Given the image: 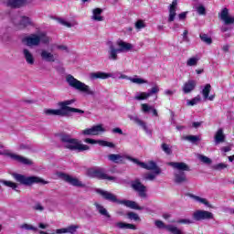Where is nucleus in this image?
Wrapping results in <instances>:
<instances>
[{"label": "nucleus", "mask_w": 234, "mask_h": 234, "mask_svg": "<svg viewBox=\"0 0 234 234\" xmlns=\"http://www.w3.org/2000/svg\"><path fill=\"white\" fill-rule=\"evenodd\" d=\"M60 142L64 149H69V151H78V153H81L90 149L89 145L81 144L78 139L72 138L69 134L60 135Z\"/></svg>", "instance_id": "7ed1b4c3"}, {"label": "nucleus", "mask_w": 234, "mask_h": 234, "mask_svg": "<svg viewBox=\"0 0 234 234\" xmlns=\"http://www.w3.org/2000/svg\"><path fill=\"white\" fill-rule=\"evenodd\" d=\"M94 206L97 211H99L100 215H102V217H106V218H111V214H109L107 208H104V207L101 206L100 203H94Z\"/></svg>", "instance_id": "2f4dec72"}, {"label": "nucleus", "mask_w": 234, "mask_h": 234, "mask_svg": "<svg viewBox=\"0 0 234 234\" xmlns=\"http://www.w3.org/2000/svg\"><path fill=\"white\" fill-rule=\"evenodd\" d=\"M96 193L98 195H101L104 200H108L109 202H113L115 204H122V206H125L126 207H129L130 209H136L138 211H142L144 209L143 207H140L136 201L133 200H120L116 197V195L103 189L97 188Z\"/></svg>", "instance_id": "f03ea898"}, {"label": "nucleus", "mask_w": 234, "mask_h": 234, "mask_svg": "<svg viewBox=\"0 0 234 234\" xmlns=\"http://www.w3.org/2000/svg\"><path fill=\"white\" fill-rule=\"evenodd\" d=\"M40 58L42 61H46L47 63H56L58 61V54H54L48 49L40 50Z\"/></svg>", "instance_id": "2eb2a0df"}, {"label": "nucleus", "mask_w": 234, "mask_h": 234, "mask_svg": "<svg viewBox=\"0 0 234 234\" xmlns=\"http://www.w3.org/2000/svg\"><path fill=\"white\" fill-rule=\"evenodd\" d=\"M224 142H226V135L224 134V130L220 128L216 132L214 144L215 145H218L220 144H224Z\"/></svg>", "instance_id": "bb28decb"}, {"label": "nucleus", "mask_w": 234, "mask_h": 234, "mask_svg": "<svg viewBox=\"0 0 234 234\" xmlns=\"http://www.w3.org/2000/svg\"><path fill=\"white\" fill-rule=\"evenodd\" d=\"M196 10L199 16H206V7L204 5L197 6Z\"/></svg>", "instance_id": "603ef678"}, {"label": "nucleus", "mask_w": 234, "mask_h": 234, "mask_svg": "<svg viewBox=\"0 0 234 234\" xmlns=\"http://www.w3.org/2000/svg\"><path fill=\"white\" fill-rule=\"evenodd\" d=\"M184 140L190 142V144H197V142H200V136L198 135H186L183 137Z\"/></svg>", "instance_id": "e433bc0d"}, {"label": "nucleus", "mask_w": 234, "mask_h": 234, "mask_svg": "<svg viewBox=\"0 0 234 234\" xmlns=\"http://www.w3.org/2000/svg\"><path fill=\"white\" fill-rule=\"evenodd\" d=\"M117 47L119 48L118 50L120 52H129L130 50H133V44L123 40H118Z\"/></svg>", "instance_id": "c85d7f7f"}, {"label": "nucleus", "mask_w": 234, "mask_h": 234, "mask_svg": "<svg viewBox=\"0 0 234 234\" xmlns=\"http://www.w3.org/2000/svg\"><path fill=\"white\" fill-rule=\"evenodd\" d=\"M128 118L132 120V122H134V123L139 125V127H142V129H144L146 134H149L150 136L151 134H153V132L149 130V128L147 127V123H145V122L138 118V116L129 115Z\"/></svg>", "instance_id": "a211bd4d"}, {"label": "nucleus", "mask_w": 234, "mask_h": 234, "mask_svg": "<svg viewBox=\"0 0 234 234\" xmlns=\"http://www.w3.org/2000/svg\"><path fill=\"white\" fill-rule=\"evenodd\" d=\"M112 133H113L114 134H123V131H122L121 128H113L112 130Z\"/></svg>", "instance_id": "bf43d9fd"}, {"label": "nucleus", "mask_w": 234, "mask_h": 234, "mask_svg": "<svg viewBox=\"0 0 234 234\" xmlns=\"http://www.w3.org/2000/svg\"><path fill=\"white\" fill-rule=\"evenodd\" d=\"M33 209H34V211H39L40 213H42V211H45V207H43V205H41V203H36L33 206Z\"/></svg>", "instance_id": "de8ad7c7"}, {"label": "nucleus", "mask_w": 234, "mask_h": 234, "mask_svg": "<svg viewBox=\"0 0 234 234\" xmlns=\"http://www.w3.org/2000/svg\"><path fill=\"white\" fill-rule=\"evenodd\" d=\"M76 103V99L67 100L58 102L59 109H44L45 116H60L65 118L69 116L70 112H78L79 114H85V112L80 109L72 108L69 105Z\"/></svg>", "instance_id": "f257e3e1"}, {"label": "nucleus", "mask_w": 234, "mask_h": 234, "mask_svg": "<svg viewBox=\"0 0 234 234\" xmlns=\"http://www.w3.org/2000/svg\"><path fill=\"white\" fill-rule=\"evenodd\" d=\"M0 182L6 187H11V189L17 191V184L14 183L12 181H6V180H0Z\"/></svg>", "instance_id": "4c0bfd02"}, {"label": "nucleus", "mask_w": 234, "mask_h": 234, "mask_svg": "<svg viewBox=\"0 0 234 234\" xmlns=\"http://www.w3.org/2000/svg\"><path fill=\"white\" fill-rule=\"evenodd\" d=\"M158 175L154 174V173H148L144 176V180H150V181H153L156 178Z\"/></svg>", "instance_id": "8fccbe9b"}, {"label": "nucleus", "mask_w": 234, "mask_h": 234, "mask_svg": "<svg viewBox=\"0 0 234 234\" xmlns=\"http://www.w3.org/2000/svg\"><path fill=\"white\" fill-rule=\"evenodd\" d=\"M108 159L110 162H113L114 164H120V162H123V157L122 154H111L108 155Z\"/></svg>", "instance_id": "72a5a7b5"}, {"label": "nucleus", "mask_w": 234, "mask_h": 234, "mask_svg": "<svg viewBox=\"0 0 234 234\" xmlns=\"http://www.w3.org/2000/svg\"><path fill=\"white\" fill-rule=\"evenodd\" d=\"M100 133H105V128L103 127V124H98L92 126L91 128L82 130L80 132V134H82L83 136H98Z\"/></svg>", "instance_id": "f8f14e48"}, {"label": "nucleus", "mask_w": 234, "mask_h": 234, "mask_svg": "<svg viewBox=\"0 0 234 234\" xmlns=\"http://www.w3.org/2000/svg\"><path fill=\"white\" fill-rule=\"evenodd\" d=\"M192 218L197 222H200L201 220H211L214 216L213 213L207 210H196L192 215Z\"/></svg>", "instance_id": "9b49d317"}, {"label": "nucleus", "mask_w": 234, "mask_h": 234, "mask_svg": "<svg viewBox=\"0 0 234 234\" xmlns=\"http://www.w3.org/2000/svg\"><path fill=\"white\" fill-rule=\"evenodd\" d=\"M187 34H189V31H187V29H186L183 32V40L186 41V43H189V37H187Z\"/></svg>", "instance_id": "5fc2aeb1"}, {"label": "nucleus", "mask_w": 234, "mask_h": 234, "mask_svg": "<svg viewBox=\"0 0 234 234\" xmlns=\"http://www.w3.org/2000/svg\"><path fill=\"white\" fill-rule=\"evenodd\" d=\"M190 198H193L194 200H196V202H199L200 204H204V206H207V207H211V205L209 204V202L206 198H202V197H200L198 196H195V195H190Z\"/></svg>", "instance_id": "f704fd0d"}, {"label": "nucleus", "mask_w": 234, "mask_h": 234, "mask_svg": "<svg viewBox=\"0 0 234 234\" xmlns=\"http://www.w3.org/2000/svg\"><path fill=\"white\" fill-rule=\"evenodd\" d=\"M178 6V1L173 0L172 4L169 5V16L168 23H173L176 17V8Z\"/></svg>", "instance_id": "5701e85b"}, {"label": "nucleus", "mask_w": 234, "mask_h": 234, "mask_svg": "<svg viewBox=\"0 0 234 234\" xmlns=\"http://www.w3.org/2000/svg\"><path fill=\"white\" fill-rule=\"evenodd\" d=\"M87 176H89L90 178H98L99 180H110L112 182H115L116 184H120V181H118V177L108 176L101 168L89 169L87 171Z\"/></svg>", "instance_id": "6e6552de"}, {"label": "nucleus", "mask_w": 234, "mask_h": 234, "mask_svg": "<svg viewBox=\"0 0 234 234\" xmlns=\"http://www.w3.org/2000/svg\"><path fill=\"white\" fill-rule=\"evenodd\" d=\"M66 81L69 87L75 89V90H79V92L86 94V96H96V90H91L90 86L80 81L70 74L66 76Z\"/></svg>", "instance_id": "39448f33"}, {"label": "nucleus", "mask_w": 234, "mask_h": 234, "mask_svg": "<svg viewBox=\"0 0 234 234\" xmlns=\"http://www.w3.org/2000/svg\"><path fill=\"white\" fill-rule=\"evenodd\" d=\"M12 176L22 186H32L33 184H42L45 186L48 184V181H45V179L38 176H26L21 174H12Z\"/></svg>", "instance_id": "0eeeda50"}, {"label": "nucleus", "mask_w": 234, "mask_h": 234, "mask_svg": "<svg viewBox=\"0 0 234 234\" xmlns=\"http://www.w3.org/2000/svg\"><path fill=\"white\" fill-rule=\"evenodd\" d=\"M56 233H58V234L67 233V228H65V229H58L56 230Z\"/></svg>", "instance_id": "680f3d73"}, {"label": "nucleus", "mask_w": 234, "mask_h": 234, "mask_svg": "<svg viewBox=\"0 0 234 234\" xmlns=\"http://www.w3.org/2000/svg\"><path fill=\"white\" fill-rule=\"evenodd\" d=\"M115 226L116 228H119V229H136V226H134L133 224L124 222H117Z\"/></svg>", "instance_id": "473e14b6"}, {"label": "nucleus", "mask_w": 234, "mask_h": 234, "mask_svg": "<svg viewBox=\"0 0 234 234\" xmlns=\"http://www.w3.org/2000/svg\"><path fill=\"white\" fill-rule=\"evenodd\" d=\"M175 92H176V90H165V96H173V94H175Z\"/></svg>", "instance_id": "13d9d810"}, {"label": "nucleus", "mask_w": 234, "mask_h": 234, "mask_svg": "<svg viewBox=\"0 0 234 234\" xmlns=\"http://www.w3.org/2000/svg\"><path fill=\"white\" fill-rule=\"evenodd\" d=\"M118 54H120V49L116 48L114 45L110 44L108 49V59H110V61H117Z\"/></svg>", "instance_id": "393cba45"}, {"label": "nucleus", "mask_w": 234, "mask_h": 234, "mask_svg": "<svg viewBox=\"0 0 234 234\" xmlns=\"http://www.w3.org/2000/svg\"><path fill=\"white\" fill-rule=\"evenodd\" d=\"M199 37L201 41H203V43H207V45H211V43H213L211 37H209L207 34H202L199 36Z\"/></svg>", "instance_id": "79ce46f5"}, {"label": "nucleus", "mask_w": 234, "mask_h": 234, "mask_svg": "<svg viewBox=\"0 0 234 234\" xmlns=\"http://www.w3.org/2000/svg\"><path fill=\"white\" fill-rule=\"evenodd\" d=\"M177 222L178 224H193V220L191 219H180Z\"/></svg>", "instance_id": "4d7b16f0"}, {"label": "nucleus", "mask_w": 234, "mask_h": 234, "mask_svg": "<svg viewBox=\"0 0 234 234\" xmlns=\"http://www.w3.org/2000/svg\"><path fill=\"white\" fill-rule=\"evenodd\" d=\"M84 142L85 144H91V145L98 144V145H101V147H110L111 149H114L115 147V145L112 142H107L103 140H94L90 138H86Z\"/></svg>", "instance_id": "6ab92c4d"}, {"label": "nucleus", "mask_w": 234, "mask_h": 234, "mask_svg": "<svg viewBox=\"0 0 234 234\" xmlns=\"http://www.w3.org/2000/svg\"><path fill=\"white\" fill-rule=\"evenodd\" d=\"M202 98H200V95H197V97H195L192 100H187L186 101V105L193 107L195 105H197V103H200Z\"/></svg>", "instance_id": "58836bf2"}, {"label": "nucleus", "mask_w": 234, "mask_h": 234, "mask_svg": "<svg viewBox=\"0 0 234 234\" xmlns=\"http://www.w3.org/2000/svg\"><path fill=\"white\" fill-rule=\"evenodd\" d=\"M221 151H223L224 153H229V151H231V147L224 146L223 148H221Z\"/></svg>", "instance_id": "e2e57ef3"}, {"label": "nucleus", "mask_w": 234, "mask_h": 234, "mask_svg": "<svg viewBox=\"0 0 234 234\" xmlns=\"http://www.w3.org/2000/svg\"><path fill=\"white\" fill-rule=\"evenodd\" d=\"M128 160H131V162H133V164H136L137 165H140V167H142V164H144L143 162H140L136 158L129 157Z\"/></svg>", "instance_id": "6e6d98bb"}, {"label": "nucleus", "mask_w": 234, "mask_h": 234, "mask_svg": "<svg viewBox=\"0 0 234 234\" xmlns=\"http://www.w3.org/2000/svg\"><path fill=\"white\" fill-rule=\"evenodd\" d=\"M141 111H142V112H144V114L152 112L153 116L158 117V110H156L154 107L149 105L148 103L141 104Z\"/></svg>", "instance_id": "cd10ccee"}, {"label": "nucleus", "mask_w": 234, "mask_h": 234, "mask_svg": "<svg viewBox=\"0 0 234 234\" xmlns=\"http://www.w3.org/2000/svg\"><path fill=\"white\" fill-rule=\"evenodd\" d=\"M58 22L62 25L63 27H67V28H72V27H74V25L70 24V22H68L67 20L63 19V18H58Z\"/></svg>", "instance_id": "a18cd8bd"}, {"label": "nucleus", "mask_w": 234, "mask_h": 234, "mask_svg": "<svg viewBox=\"0 0 234 234\" xmlns=\"http://www.w3.org/2000/svg\"><path fill=\"white\" fill-rule=\"evenodd\" d=\"M186 16H187V13L183 12L178 15V17H179V19L184 20V19H186Z\"/></svg>", "instance_id": "052dcab7"}, {"label": "nucleus", "mask_w": 234, "mask_h": 234, "mask_svg": "<svg viewBox=\"0 0 234 234\" xmlns=\"http://www.w3.org/2000/svg\"><path fill=\"white\" fill-rule=\"evenodd\" d=\"M20 229H25L26 231H37V228L28 224V223H24L20 225Z\"/></svg>", "instance_id": "ea45409f"}, {"label": "nucleus", "mask_w": 234, "mask_h": 234, "mask_svg": "<svg viewBox=\"0 0 234 234\" xmlns=\"http://www.w3.org/2000/svg\"><path fill=\"white\" fill-rule=\"evenodd\" d=\"M13 23L24 27H32V25H34V22L28 16H16L15 19H13Z\"/></svg>", "instance_id": "f3484780"}, {"label": "nucleus", "mask_w": 234, "mask_h": 234, "mask_svg": "<svg viewBox=\"0 0 234 234\" xmlns=\"http://www.w3.org/2000/svg\"><path fill=\"white\" fill-rule=\"evenodd\" d=\"M195 87H197V81H195L193 80H187L183 85V92H184V94H189L190 92H193V90H195Z\"/></svg>", "instance_id": "c756f323"}, {"label": "nucleus", "mask_w": 234, "mask_h": 234, "mask_svg": "<svg viewBox=\"0 0 234 234\" xmlns=\"http://www.w3.org/2000/svg\"><path fill=\"white\" fill-rule=\"evenodd\" d=\"M131 187L133 191L138 193L141 198H145L147 197V186H144L138 179L132 182Z\"/></svg>", "instance_id": "ddd939ff"}, {"label": "nucleus", "mask_w": 234, "mask_h": 234, "mask_svg": "<svg viewBox=\"0 0 234 234\" xmlns=\"http://www.w3.org/2000/svg\"><path fill=\"white\" fill-rule=\"evenodd\" d=\"M24 41L27 47H39L41 43L43 45H49L50 37L45 33L31 34L24 38Z\"/></svg>", "instance_id": "423d86ee"}, {"label": "nucleus", "mask_w": 234, "mask_h": 234, "mask_svg": "<svg viewBox=\"0 0 234 234\" xmlns=\"http://www.w3.org/2000/svg\"><path fill=\"white\" fill-rule=\"evenodd\" d=\"M28 3L29 0H7L5 5L10 8H23V6H26Z\"/></svg>", "instance_id": "4be33fe9"}, {"label": "nucleus", "mask_w": 234, "mask_h": 234, "mask_svg": "<svg viewBox=\"0 0 234 234\" xmlns=\"http://www.w3.org/2000/svg\"><path fill=\"white\" fill-rule=\"evenodd\" d=\"M22 54L27 65L32 66L36 63V58H34V54H32L30 50H28L27 48H24L22 51Z\"/></svg>", "instance_id": "a878e982"}, {"label": "nucleus", "mask_w": 234, "mask_h": 234, "mask_svg": "<svg viewBox=\"0 0 234 234\" xmlns=\"http://www.w3.org/2000/svg\"><path fill=\"white\" fill-rule=\"evenodd\" d=\"M201 123L199 122H193V127H195L196 129L200 127Z\"/></svg>", "instance_id": "774afa93"}, {"label": "nucleus", "mask_w": 234, "mask_h": 234, "mask_svg": "<svg viewBox=\"0 0 234 234\" xmlns=\"http://www.w3.org/2000/svg\"><path fill=\"white\" fill-rule=\"evenodd\" d=\"M168 165L176 169V172L174 173V182L175 184H186L187 182V176L185 171H191L189 165L184 162H170Z\"/></svg>", "instance_id": "20e7f679"}, {"label": "nucleus", "mask_w": 234, "mask_h": 234, "mask_svg": "<svg viewBox=\"0 0 234 234\" xmlns=\"http://www.w3.org/2000/svg\"><path fill=\"white\" fill-rule=\"evenodd\" d=\"M141 167L143 169H147V171H154V175H162V169H160L154 161H150L147 164L143 163L141 164Z\"/></svg>", "instance_id": "412c9836"}, {"label": "nucleus", "mask_w": 234, "mask_h": 234, "mask_svg": "<svg viewBox=\"0 0 234 234\" xmlns=\"http://www.w3.org/2000/svg\"><path fill=\"white\" fill-rule=\"evenodd\" d=\"M103 13V9L101 8H95L92 10L91 19L92 21H103V16L101 14Z\"/></svg>", "instance_id": "7c9ffc66"}, {"label": "nucleus", "mask_w": 234, "mask_h": 234, "mask_svg": "<svg viewBox=\"0 0 234 234\" xmlns=\"http://www.w3.org/2000/svg\"><path fill=\"white\" fill-rule=\"evenodd\" d=\"M227 167H228V165L224 163H219L215 165V169H217L218 171H221V169H226Z\"/></svg>", "instance_id": "864d4df0"}, {"label": "nucleus", "mask_w": 234, "mask_h": 234, "mask_svg": "<svg viewBox=\"0 0 234 234\" xmlns=\"http://www.w3.org/2000/svg\"><path fill=\"white\" fill-rule=\"evenodd\" d=\"M218 17L223 21L224 25H234V16H229V9L227 7L223 8L220 13H218Z\"/></svg>", "instance_id": "dca6fc26"}, {"label": "nucleus", "mask_w": 234, "mask_h": 234, "mask_svg": "<svg viewBox=\"0 0 234 234\" xmlns=\"http://www.w3.org/2000/svg\"><path fill=\"white\" fill-rule=\"evenodd\" d=\"M222 50H223V52H229V46H228V45L223 46Z\"/></svg>", "instance_id": "338daca9"}, {"label": "nucleus", "mask_w": 234, "mask_h": 234, "mask_svg": "<svg viewBox=\"0 0 234 234\" xmlns=\"http://www.w3.org/2000/svg\"><path fill=\"white\" fill-rule=\"evenodd\" d=\"M2 39H3V41H9L10 37L7 34H5V35H3Z\"/></svg>", "instance_id": "0e129e2a"}, {"label": "nucleus", "mask_w": 234, "mask_h": 234, "mask_svg": "<svg viewBox=\"0 0 234 234\" xmlns=\"http://www.w3.org/2000/svg\"><path fill=\"white\" fill-rule=\"evenodd\" d=\"M161 149L165 153V154H172L173 151L171 150V147H169V144L164 143L161 145Z\"/></svg>", "instance_id": "c03bdc74"}, {"label": "nucleus", "mask_w": 234, "mask_h": 234, "mask_svg": "<svg viewBox=\"0 0 234 234\" xmlns=\"http://www.w3.org/2000/svg\"><path fill=\"white\" fill-rule=\"evenodd\" d=\"M80 229L78 225H70L69 227L66 228V233L74 234Z\"/></svg>", "instance_id": "37998d69"}, {"label": "nucleus", "mask_w": 234, "mask_h": 234, "mask_svg": "<svg viewBox=\"0 0 234 234\" xmlns=\"http://www.w3.org/2000/svg\"><path fill=\"white\" fill-rule=\"evenodd\" d=\"M58 176L61 178V180H64V182L69 184V186H73L74 187H85V184H83V182H81L77 177L67 175L65 173H59Z\"/></svg>", "instance_id": "9d476101"}, {"label": "nucleus", "mask_w": 234, "mask_h": 234, "mask_svg": "<svg viewBox=\"0 0 234 234\" xmlns=\"http://www.w3.org/2000/svg\"><path fill=\"white\" fill-rule=\"evenodd\" d=\"M0 148L3 149V144H0ZM0 154H5V156H9V158L11 160H15V162H18V164H23L24 165H32L34 164V162H32V160L19 155L17 154H14V153H10V152H5V153H1Z\"/></svg>", "instance_id": "1a4fd4ad"}, {"label": "nucleus", "mask_w": 234, "mask_h": 234, "mask_svg": "<svg viewBox=\"0 0 234 234\" xmlns=\"http://www.w3.org/2000/svg\"><path fill=\"white\" fill-rule=\"evenodd\" d=\"M57 48H58V50H68L67 46H63V45L58 46Z\"/></svg>", "instance_id": "69168bd1"}, {"label": "nucleus", "mask_w": 234, "mask_h": 234, "mask_svg": "<svg viewBox=\"0 0 234 234\" xmlns=\"http://www.w3.org/2000/svg\"><path fill=\"white\" fill-rule=\"evenodd\" d=\"M158 92H160V88L158 86H154L148 92H137L133 100H136L137 101L148 100L153 94H158Z\"/></svg>", "instance_id": "4468645a"}, {"label": "nucleus", "mask_w": 234, "mask_h": 234, "mask_svg": "<svg viewBox=\"0 0 234 234\" xmlns=\"http://www.w3.org/2000/svg\"><path fill=\"white\" fill-rule=\"evenodd\" d=\"M198 158H199V160L201 161V162H203V164H207V165H210L211 164V159L209 158V157H207V156H206V155H199L198 156Z\"/></svg>", "instance_id": "09e8293b"}, {"label": "nucleus", "mask_w": 234, "mask_h": 234, "mask_svg": "<svg viewBox=\"0 0 234 234\" xmlns=\"http://www.w3.org/2000/svg\"><path fill=\"white\" fill-rule=\"evenodd\" d=\"M119 79L120 80H128L129 81H131V83H135L136 85H144V83H147V80H145L142 78H138V76L129 77L127 75L121 74Z\"/></svg>", "instance_id": "b1692460"}, {"label": "nucleus", "mask_w": 234, "mask_h": 234, "mask_svg": "<svg viewBox=\"0 0 234 234\" xmlns=\"http://www.w3.org/2000/svg\"><path fill=\"white\" fill-rule=\"evenodd\" d=\"M127 217L130 220H140V216H138V214L134 213V212H129L127 214Z\"/></svg>", "instance_id": "49530a36"}, {"label": "nucleus", "mask_w": 234, "mask_h": 234, "mask_svg": "<svg viewBox=\"0 0 234 234\" xmlns=\"http://www.w3.org/2000/svg\"><path fill=\"white\" fill-rule=\"evenodd\" d=\"M89 78L91 81H94V80H109V78H112V73L103 71L91 72L89 74Z\"/></svg>", "instance_id": "aec40b11"}, {"label": "nucleus", "mask_w": 234, "mask_h": 234, "mask_svg": "<svg viewBox=\"0 0 234 234\" xmlns=\"http://www.w3.org/2000/svg\"><path fill=\"white\" fill-rule=\"evenodd\" d=\"M210 92H211V84L205 85V88L202 90V94H203L205 100H207V98H209Z\"/></svg>", "instance_id": "a19ab883"}, {"label": "nucleus", "mask_w": 234, "mask_h": 234, "mask_svg": "<svg viewBox=\"0 0 234 234\" xmlns=\"http://www.w3.org/2000/svg\"><path fill=\"white\" fill-rule=\"evenodd\" d=\"M135 28L137 30H142V28H145V23L144 22V20H138L135 23Z\"/></svg>", "instance_id": "3c124183"}, {"label": "nucleus", "mask_w": 234, "mask_h": 234, "mask_svg": "<svg viewBox=\"0 0 234 234\" xmlns=\"http://www.w3.org/2000/svg\"><path fill=\"white\" fill-rule=\"evenodd\" d=\"M200 58L198 57H192L186 60V67H197Z\"/></svg>", "instance_id": "c9c22d12"}]
</instances>
